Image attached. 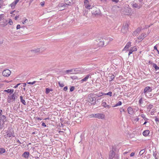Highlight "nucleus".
I'll return each mask as SVG.
<instances>
[{"label": "nucleus", "instance_id": "obj_1", "mask_svg": "<svg viewBox=\"0 0 159 159\" xmlns=\"http://www.w3.org/2000/svg\"><path fill=\"white\" fill-rule=\"evenodd\" d=\"M109 158L110 159H118L119 157L117 155L115 154V153L113 151L111 150L110 151Z\"/></svg>", "mask_w": 159, "mask_h": 159}, {"label": "nucleus", "instance_id": "obj_2", "mask_svg": "<svg viewBox=\"0 0 159 159\" xmlns=\"http://www.w3.org/2000/svg\"><path fill=\"white\" fill-rule=\"evenodd\" d=\"M128 25L127 23L123 24L122 28L121 29V32L124 34L126 33L128 31Z\"/></svg>", "mask_w": 159, "mask_h": 159}, {"label": "nucleus", "instance_id": "obj_3", "mask_svg": "<svg viewBox=\"0 0 159 159\" xmlns=\"http://www.w3.org/2000/svg\"><path fill=\"white\" fill-rule=\"evenodd\" d=\"M45 50L46 48H41L34 49L31 50V51L35 53H37L38 52H42Z\"/></svg>", "mask_w": 159, "mask_h": 159}, {"label": "nucleus", "instance_id": "obj_4", "mask_svg": "<svg viewBox=\"0 0 159 159\" xmlns=\"http://www.w3.org/2000/svg\"><path fill=\"white\" fill-rule=\"evenodd\" d=\"M16 99L15 93H13L10 96H8L7 99V101L8 103H10L11 101V100L15 101Z\"/></svg>", "mask_w": 159, "mask_h": 159}, {"label": "nucleus", "instance_id": "obj_5", "mask_svg": "<svg viewBox=\"0 0 159 159\" xmlns=\"http://www.w3.org/2000/svg\"><path fill=\"white\" fill-rule=\"evenodd\" d=\"M11 74V71L8 69L4 70L2 72V75L5 77H8Z\"/></svg>", "mask_w": 159, "mask_h": 159}, {"label": "nucleus", "instance_id": "obj_6", "mask_svg": "<svg viewBox=\"0 0 159 159\" xmlns=\"http://www.w3.org/2000/svg\"><path fill=\"white\" fill-rule=\"evenodd\" d=\"M84 5L85 7L87 9L92 8L88 0H84Z\"/></svg>", "mask_w": 159, "mask_h": 159}, {"label": "nucleus", "instance_id": "obj_7", "mask_svg": "<svg viewBox=\"0 0 159 159\" xmlns=\"http://www.w3.org/2000/svg\"><path fill=\"white\" fill-rule=\"evenodd\" d=\"M99 10L95 7L93 8V10L92 11V13L94 15H98L99 14Z\"/></svg>", "mask_w": 159, "mask_h": 159}, {"label": "nucleus", "instance_id": "obj_8", "mask_svg": "<svg viewBox=\"0 0 159 159\" xmlns=\"http://www.w3.org/2000/svg\"><path fill=\"white\" fill-rule=\"evenodd\" d=\"M96 118L101 119H104L105 115L103 113H97L96 115Z\"/></svg>", "mask_w": 159, "mask_h": 159}, {"label": "nucleus", "instance_id": "obj_9", "mask_svg": "<svg viewBox=\"0 0 159 159\" xmlns=\"http://www.w3.org/2000/svg\"><path fill=\"white\" fill-rule=\"evenodd\" d=\"M142 30V28L140 27H138L137 28L133 33V35L134 36H136Z\"/></svg>", "mask_w": 159, "mask_h": 159}, {"label": "nucleus", "instance_id": "obj_10", "mask_svg": "<svg viewBox=\"0 0 159 159\" xmlns=\"http://www.w3.org/2000/svg\"><path fill=\"white\" fill-rule=\"evenodd\" d=\"M6 133L8 137H10L12 136H14V134L12 130H8Z\"/></svg>", "mask_w": 159, "mask_h": 159}, {"label": "nucleus", "instance_id": "obj_11", "mask_svg": "<svg viewBox=\"0 0 159 159\" xmlns=\"http://www.w3.org/2000/svg\"><path fill=\"white\" fill-rule=\"evenodd\" d=\"M152 91V89L150 87L147 86L146 87L144 90V93L145 94L146 93L150 92Z\"/></svg>", "mask_w": 159, "mask_h": 159}, {"label": "nucleus", "instance_id": "obj_12", "mask_svg": "<svg viewBox=\"0 0 159 159\" xmlns=\"http://www.w3.org/2000/svg\"><path fill=\"white\" fill-rule=\"evenodd\" d=\"M91 78V75L90 74H88L83 79H82L80 81L81 83L84 82H86L89 78Z\"/></svg>", "mask_w": 159, "mask_h": 159}, {"label": "nucleus", "instance_id": "obj_13", "mask_svg": "<svg viewBox=\"0 0 159 159\" xmlns=\"http://www.w3.org/2000/svg\"><path fill=\"white\" fill-rule=\"evenodd\" d=\"M131 42H129L127 43L125 46L124 48L123 49V51H128L129 48L131 46Z\"/></svg>", "mask_w": 159, "mask_h": 159}, {"label": "nucleus", "instance_id": "obj_14", "mask_svg": "<svg viewBox=\"0 0 159 159\" xmlns=\"http://www.w3.org/2000/svg\"><path fill=\"white\" fill-rule=\"evenodd\" d=\"M131 5L133 7L137 8L138 9H139L142 7V5L140 4L139 5L134 2H133Z\"/></svg>", "mask_w": 159, "mask_h": 159}, {"label": "nucleus", "instance_id": "obj_15", "mask_svg": "<svg viewBox=\"0 0 159 159\" xmlns=\"http://www.w3.org/2000/svg\"><path fill=\"white\" fill-rule=\"evenodd\" d=\"M20 0H15V1L12 3L10 6L11 7V8L12 9H14L15 8V6L16 4Z\"/></svg>", "mask_w": 159, "mask_h": 159}, {"label": "nucleus", "instance_id": "obj_16", "mask_svg": "<svg viewBox=\"0 0 159 159\" xmlns=\"http://www.w3.org/2000/svg\"><path fill=\"white\" fill-rule=\"evenodd\" d=\"M146 35V34L145 33H143L140 36H139L138 37V39L139 40H140L141 41L145 37Z\"/></svg>", "mask_w": 159, "mask_h": 159}, {"label": "nucleus", "instance_id": "obj_17", "mask_svg": "<svg viewBox=\"0 0 159 159\" xmlns=\"http://www.w3.org/2000/svg\"><path fill=\"white\" fill-rule=\"evenodd\" d=\"M99 42L98 43V45L99 46L102 47L104 45V41L103 39H99Z\"/></svg>", "mask_w": 159, "mask_h": 159}, {"label": "nucleus", "instance_id": "obj_18", "mask_svg": "<svg viewBox=\"0 0 159 159\" xmlns=\"http://www.w3.org/2000/svg\"><path fill=\"white\" fill-rule=\"evenodd\" d=\"M29 156V153L28 152H25L22 155V156L25 158H28Z\"/></svg>", "mask_w": 159, "mask_h": 159}, {"label": "nucleus", "instance_id": "obj_19", "mask_svg": "<svg viewBox=\"0 0 159 159\" xmlns=\"http://www.w3.org/2000/svg\"><path fill=\"white\" fill-rule=\"evenodd\" d=\"M150 132L148 130H144L143 133V135L145 136H147L149 134Z\"/></svg>", "mask_w": 159, "mask_h": 159}, {"label": "nucleus", "instance_id": "obj_20", "mask_svg": "<svg viewBox=\"0 0 159 159\" xmlns=\"http://www.w3.org/2000/svg\"><path fill=\"white\" fill-rule=\"evenodd\" d=\"M127 110L129 114L132 115L133 113V110L131 107H129L127 109Z\"/></svg>", "mask_w": 159, "mask_h": 159}, {"label": "nucleus", "instance_id": "obj_21", "mask_svg": "<svg viewBox=\"0 0 159 159\" xmlns=\"http://www.w3.org/2000/svg\"><path fill=\"white\" fill-rule=\"evenodd\" d=\"M72 1L73 0H64V2L66 5H69Z\"/></svg>", "mask_w": 159, "mask_h": 159}, {"label": "nucleus", "instance_id": "obj_22", "mask_svg": "<svg viewBox=\"0 0 159 159\" xmlns=\"http://www.w3.org/2000/svg\"><path fill=\"white\" fill-rule=\"evenodd\" d=\"M137 50V48L135 46L133 47L132 48H131L129 51H130L132 53L133 52L136 51Z\"/></svg>", "mask_w": 159, "mask_h": 159}, {"label": "nucleus", "instance_id": "obj_23", "mask_svg": "<svg viewBox=\"0 0 159 159\" xmlns=\"http://www.w3.org/2000/svg\"><path fill=\"white\" fill-rule=\"evenodd\" d=\"M4 92H7L8 93H12L14 92V90L13 89H8L7 90H4Z\"/></svg>", "mask_w": 159, "mask_h": 159}, {"label": "nucleus", "instance_id": "obj_24", "mask_svg": "<svg viewBox=\"0 0 159 159\" xmlns=\"http://www.w3.org/2000/svg\"><path fill=\"white\" fill-rule=\"evenodd\" d=\"M89 100L90 102H93L95 101V98L94 97H92L91 95H90L89 96Z\"/></svg>", "mask_w": 159, "mask_h": 159}, {"label": "nucleus", "instance_id": "obj_25", "mask_svg": "<svg viewBox=\"0 0 159 159\" xmlns=\"http://www.w3.org/2000/svg\"><path fill=\"white\" fill-rule=\"evenodd\" d=\"M65 72L67 74H68L69 73L71 74L73 73V69L66 70L65 71Z\"/></svg>", "mask_w": 159, "mask_h": 159}, {"label": "nucleus", "instance_id": "obj_26", "mask_svg": "<svg viewBox=\"0 0 159 159\" xmlns=\"http://www.w3.org/2000/svg\"><path fill=\"white\" fill-rule=\"evenodd\" d=\"M66 4H65V3H59L58 5V6L59 7H65L66 6Z\"/></svg>", "mask_w": 159, "mask_h": 159}, {"label": "nucleus", "instance_id": "obj_27", "mask_svg": "<svg viewBox=\"0 0 159 159\" xmlns=\"http://www.w3.org/2000/svg\"><path fill=\"white\" fill-rule=\"evenodd\" d=\"M6 117L4 115H2L1 119V120L2 121L3 123L4 122L6 121Z\"/></svg>", "mask_w": 159, "mask_h": 159}, {"label": "nucleus", "instance_id": "obj_28", "mask_svg": "<svg viewBox=\"0 0 159 159\" xmlns=\"http://www.w3.org/2000/svg\"><path fill=\"white\" fill-rule=\"evenodd\" d=\"M102 106L105 107H107L108 108H110L111 106L109 105H107V103L105 102H103L102 103Z\"/></svg>", "mask_w": 159, "mask_h": 159}, {"label": "nucleus", "instance_id": "obj_29", "mask_svg": "<svg viewBox=\"0 0 159 159\" xmlns=\"http://www.w3.org/2000/svg\"><path fill=\"white\" fill-rule=\"evenodd\" d=\"M110 76H109L110 77L109 81H110L112 80L115 77V76L113 75L110 74Z\"/></svg>", "mask_w": 159, "mask_h": 159}, {"label": "nucleus", "instance_id": "obj_30", "mask_svg": "<svg viewBox=\"0 0 159 159\" xmlns=\"http://www.w3.org/2000/svg\"><path fill=\"white\" fill-rule=\"evenodd\" d=\"M20 101L24 105H26V102H25V100L23 99V98L22 96H20Z\"/></svg>", "mask_w": 159, "mask_h": 159}, {"label": "nucleus", "instance_id": "obj_31", "mask_svg": "<svg viewBox=\"0 0 159 159\" xmlns=\"http://www.w3.org/2000/svg\"><path fill=\"white\" fill-rule=\"evenodd\" d=\"M5 152V149L3 148H0V154H2Z\"/></svg>", "mask_w": 159, "mask_h": 159}, {"label": "nucleus", "instance_id": "obj_32", "mask_svg": "<svg viewBox=\"0 0 159 159\" xmlns=\"http://www.w3.org/2000/svg\"><path fill=\"white\" fill-rule=\"evenodd\" d=\"M153 66L156 70H159V67H158L156 64L154 63L153 64Z\"/></svg>", "mask_w": 159, "mask_h": 159}, {"label": "nucleus", "instance_id": "obj_33", "mask_svg": "<svg viewBox=\"0 0 159 159\" xmlns=\"http://www.w3.org/2000/svg\"><path fill=\"white\" fill-rule=\"evenodd\" d=\"M4 6V4L3 3V1L2 0H0V8Z\"/></svg>", "mask_w": 159, "mask_h": 159}, {"label": "nucleus", "instance_id": "obj_34", "mask_svg": "<svg viewBox=\"0 0 159 159\" xmlns=\"http://www.w3.org/2000/svg\"><path fill=\"white\" fill-rule=\"evenodd\" d=\"M153 156L154 157L155 159H158V157L157 155V153L156 152H153Z\"/></svg>", "mask_w": 159, "mask_h": 159}, {"label": "nucleus", "instance_id": "obj_35", "mask_svg": "<svg viewBox=\"0 0 159 159\" xmlns=\"http://www.w3.org/2000/svg\"><path fill=\"white\" fill-rule=\"evenodd\" d=\"M122 102L121 101H119L118 103H117L114 106V107H117L119 106H120L121 105Z\"/></svg>", "mask_w": 159, "mask_h": 159}, {"label": "nucleus", "instance_id": "obj_36", "mask_svg": "<svg viewBox=\"0 0 159 159\" xmlns=\"http://www.w3.org/2000/svg\"><path fill=\"white\" fill-rule=\"evenodd\" d=\"M145 150L144 149H143L141 150L139 153V155H142L143 153L145 152Z\"/></svg>", "mask_w": 159, "mask_h": 159}, {"label": "nucleus", "instance_id": "obj_37", "mask_svg": "<svg viewBox=\"0 0 159 159\" xmlns=\"http://www.w3.org/2000/svg\"><path fill=\"white\" fill-rule=\"evenodd\" d=\"M141 116L145 120H147L148 119L143 114H141Z\"/></svg>", "mask_w": 159, "mask_h": 159}, {"label": "nucleus", "instance_id": "obj_38", "mask_svg": "<svg viewBox=\"0 0 159 159\" xmlns=\"http://www.w3.org/2000/svg\"><path fill=\"white\" fill-rule=\"evenodd\" d=\"M112 93L110 91L107 93H104V95H109L111 97L112 96Z\"/></svg>", "mask_w": 159, "mask_h": 159}, {"label": "nucleus", "instance_id": "obj_39", "mask_svg": "<svg viewBox=\"0 0 159 159\" xmlns=\"http://www.w3.org/2000/svg\"><path fill=\"white\" fill-rule=\"evenodd\" d=\"M153 107V105L152 104H150L148 107L147 109L149 110L151 109Z\"/></svg>", "mask_w": 159, "mask_h": 159}, {"label": "nucleus", "instance_id": "obj_40", "mask_svg": "<svg viewBox=\"0 0 159 159\" xmlns=\"http://www.w3.org/2000/svg\"><path fill=\"white\" fill-rule=\"evenodd\" d=\"M4 15L3 14H0V21L4 19Z\"/></svg>", "mask_w": 159, "mask_h": 159}, {"label": "nucleus", "instance_id": "obj_41", "mask_svg": "<svg viewBox=\"0 0 159 159\" xmlns=\"http://www.w3.org/2000/svg\"><path fill=\"white\" fill-rule=\"evenodd\" d=\"M143 103V99L142 98H141L139 100V105H141Z\"/></svg>", "mask_w": 159, "mask_h": 159}, {"label": "nucleus", "instance_id": "obj_42", "mask_svg": "<svg viewBox=\"0 0 159 159\" xmlns=\"http://www.w3.org/2000/svg\"><path fill=\"white\" fill-rule=\"evenodd\" d=\"M28 22V20L27 19H25V20L22 21V23L23 24H25V23H27Z\"/></svg>", "mask_w": 159, "mask_h": 159}, {"label": "nucleus", "instance_id": "obj_43", "mask_svg": "<svg viewBox=\"0 0 159 159\" xmlns=\"http://www.w3.org/2000/svg\"><path fill=\"white\" fill-rule=\"evenodd\" d=\"M50 92V89L48 88H46V94H48Z\"/></svg>", "mask_w": 159, "mask_h": 159}, {"label": "nucleus", "instance_id": "obj_44", "mask_svg": "<svg viewBox=\"0 0 159 159\" xmlns=\"http://www.w3.org/2000/svg\"><path fill=\"white\" fill-rule=\"evenodd\" d=\"M58 84H59V86H60L61 87H64V84H63V83H60V82H58Z\"/></svg>", "mask_w": 159, "mask_h": 159}, {"label": "nucleus", "instance_id": "obj_45", "mask_svg": "<svg viewBox=\"0 0 159 159\" xmlns=\"http://www.w3.org/2000/svg\"><path fill=\"white\" fill-rule=\"evenodd\" d=\"M75 89V87L74 86H72L71 87L70 91V92L73 91Z\"/></svg>", "mask_w": 159, "mask_h": 159}, {"label": "nucleus", "instance_id": "obj_46", "mask_svg": "<svg viewBox=\"0 0 159 159\" xmlns=\"http://www.w3.org/2000/svg\"><path fill=\"white\" fill-rule=\"evenodd\" d=\"M36 82L35 81H34L32 82H27V83L28 84H34L35 83H36Z\"/></svg>", "mask_w": 159, "mask_h": 159}, {"label": "nucleus", "instance_id": "obj_47", "mask_svg": "<svg viewBox=\"0 0 159 159\" xmlns=\"http://www.w3.org/2000/svg\"><path fill=\"white\" fill-rule=\"evenodd\" d=\"M8 23L10 25H11L12 24L13 22L11 19H10L9 20Z\"/></svg>", "mask_w": 159, "mask_h": 159}, {"label": "nucleus", "instance_id": "obj_48", "mask_svg": "<svg viewBox=\"0 0 159 159\" xmlns=\"http://www.w3.org/2000/svg\"><path fill=\"white\" fill-rule=\"evenodd\" d=\"M40 4L42 7H43L44 5V2H41L40 3Z\"/></svg>", "mask_w": 159, "mask_h": 159}, {"label": "nucleus", "instance_id": "obj_49", "mask_svg": "<svg viewBox=\"0 0 159 159\" xmlns=\"http://www.w3.org/2000/svg\"><path fill=\"white\" fill-rule=\"evenodd\" d=\"M97 115V114H92V115H91V116L92 117H95V118H96V115Z\"/></svg>", "mask_w": 159, "mask_h": 159}, {"label": "nucleus", "instance_id": "obj_50", "mask_svg": "<svg viewBox=\"0 0 159 159\" xmlns=\"http://www.w3.org/2000/svg\"><path fill=\"white\" fill-rule=\"evenodd\" d=\"M21 84L20 83H19V84H17L16 85V86H15L14 87V88L15 89L17 88L18 86H19V85H20V84Z\"/></svg>", "mask_w": 159, "mask_h": 159}, {"label": "nucleus", "instance_id": "obj_51", "mask_svg": "<svg viewBox=\"0 0 159 159\" xmlns=\"http://www.w3.org/2000/svg\"><path fill=\"white\" fill-rule=\"evenodd\" d=\"M112 2H114L116 3L118 2L119 1V0H111Z\"/></svg>", "mask_w": 159, "mask_h": 159}, {"label": "nucleus", "instance_id": "obj_52", "mask_svg": "<svg viewBox=\"0 0 159 159\" xmlns=\"http://www.w3.org/2000/svg\"><path fill=\"white\" fill-rule=\"evenodd\" d=\"M68 89L67 86H66L63 88V90L65 91H66Z\"/></svg>", "mask_w": 159, "mask_h": 159}, {"label": "nucleus", "instance_id": "obj_53", "mask_svg": "<svg viewBox=\"0 0 159 159\" xmlns=\"http://www.w3.org/2000/svg\"><path fill=\"white\" fill-rule=\"evenodd\" d=\"M20 25H17V26H16V29L17 30L20 29Z\"/></svg>", "mask_w": 159, "mask_h": 159}, {"label": "nucleus", "instance_id": "obj_54", "mask_svg": "<svg viewBox=\"0 0 159 159\" xmlns=\"http://www.w3.org/2000/svg\"><path fill=\"white\" fill-rule=\"evenodd\" d=\"M120 112H123L124 111V109L123 108H121L120 109Z\"/></svg>", "mask_w": 159, "mask_h": 159}, {"label": "nucleus", "instance_id": "obj_55", "mask_svg": "<svg viewBox=\"0 0 159 159\" xmlns=\"http://www.w3.org/2000/svg\"><path fill=\"white\" fill-rule=\"evenodd\" d=\"M134 152H132L131 153V154H130V156L131 157H133V156H134Z\"/></svg>", "mask_w": 159, "mask_h": 159}, {"label": "nucleus", "instance_id": "obj_56", "mask_svg": "<svg viewBox=\"0 0 159 159\" xmlns=\"http://www.w3.org/2000/svg\"><path fill=\"white\" fill-rule=\"evenodd\" d=\"M26 83H23L22 85H21L22 86H23L24 87H25L26 86Z\"/></svg>", "mask_w": 159, "mask_h": 159}, {"label": "nucleus", "instance_id": "obj_57", "mask_svg": "<svg viewBox=\"0 0 159 159\" xmlns=\"http://www.w3.org/2000/svg\"><path fill=\"white\" fill-rule=\"evenodd\" d=\"M139 120V118H136L134 119V120L136 121H138Z\"/></svg>", "mask_w": 159, "mask_h": 159}, {"label": "nucleus", "instance_id": "obj_58", "mask_svg": "<svg viewBox=\"0 0 159 159\" xmlns=\"http://www.w3.org/2000/svg\"><path fill=\"white\" fill-rule=\"evenodd\" d=\"M42 126H43L44 127H46V126L45 123H43L42 124Z\"/></svg>", "mask_w": 159, "mask_h": 159}, {"label": "nucleus", "instance_id": "obj_59", "mask_svg": "<svg viewBox=\"0 0 159 159\" xmlns=\"http://www.w3.org/2000/svg\"><path fill=\"white\" fill-rule=\"evenodd\" d=\"M159 119L158 118H156L155 119V120L156 122H157L159 121Z\"/></svg>", "mask_w": 159, "mask_h": 159}, {"label": "nucleus", "instance_id": "obj_60", "mask_svg": "<svg viewBox=\"0 0 159 159\" xmlns=\"http://www.w3.org/2000/svg\"><path fill=\"white\" fill-rule=\"evenodd\" d=\"M154 50H158V49H157V47H156V46H155L154 47Z\"/></svg>", "mask_w": 159, "mask_h": 159}, {"label": "nucleus", "instance_id": "obj_61", "mask_svg": "<svg viewBox=\"0 0 159 159\" xmlns=\"http://www.w3.org/2000/svg\"><path fill=\"white\" fill-rule=\"evenodd\" d=\"M148 63H149V64H152V61H149V62H148Z\"/></svg>", "mask_w": 159, "mask_h": 159}, {"label": "nucleus", "instance_id": "obj_62", "mask_svg": "<svg viewBox=\"0 0 159 159\" xmlns=\"http://www.w3.org/2000/svg\"><path fill=\"white\" fill-rule=\"evenodd\" d=\"M145 122H144V123H143V125H145L147 123V120H145Z\"/></svg>", "mask_w": 159, "mask_h": 159}, {"label": "nucleus", "instance_id": "obj_63", "mask_svg": "<svg viewBox=\"0 0 159 159\" xmlns=\"http://www.w3.org/2000/svg\"><path fill=\"white\" fill-rule=\"evenodd\" d=\"M129 51V54H128V55L129 56L130 55V54H131L132 53L130 52V51Z\"/></svg>", "mask_w": 159, "mask_h": 159}, {"label": "nucleus", "instance_id": "obj_64", "mask_svg": "<svg viewBox=\"0 0 159 159\" xmlns=\"http://www.w3.org/2000/svg\"><path fill=\"white\" fill-rule=\"evenodd\" d=\"M2 110L0 109V113H1V114H2Z\"/></svg>", "mask_w": 159, "mask_h": 159}]
</instances>
